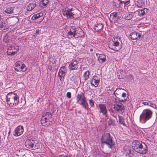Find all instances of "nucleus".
<instances>
[{"label":"nucleus","mask_w":157,"mask_h":157,"mask_svg":"<svg viewBox=\"0 0 157 157\" xmlns=\"http://www.w3.org/2000/svg\"><path fill=\"white\" fill-rule=\"evenodd\" d=\"M133 147L136 151L142 154H146L147 152V145L142 142L137 140L134 141L132 143Z\"/></svg>","instance_id":"f257e3e1"},{"label":"nucleus","mask_w":157,"mask_h":157,"mask_svg":"<svg viewBox=\"0 0 157 157\" xmlns=\"http://www.w3.org/2000/svg\"><path fill=\"white\" fill-rule=\"evenodd\" d=\"M6 101L10 106H16L19 102L18 96L13 92L10 93L6 95Z\"/></svg>","instance_id":"f03ea898"},{"label":"nucleus","mask_w":157,"mask_h":157,"mask_svg":"<svg viewBox=\"0 0 157 157\" xmlns=\"http://www.w3.org/2000/svg\"><path fill=\"white\" fill-rule=\"evenodd\" d=\"M102 143L107 145L109 148H112L114 145V143L113 141L112 137L109 133H105L102 135L101 138Z\"/></svg>","instance_id":"7ed1b4c3"},{"label":"nucleus","mask_w":157,"mask_h":157,"mask_svg":"<svg viewBox=\"0 0 157 157\" xmlns=\"http://www.w3.org/2000/svg\"><path fill=\"white\" fill-rule=\"evenodd\" d=\"M112 42V44H109L108 47L110 49L114 51H116L120 50L121 48L122 43L119 37H116Z\"/></svg>","instance_id":"20e7f679"},{"label":"nucleus","mask_w":157,"mask_h":157,"mask_svg":"<svg viewBox=\"0 0 157 157\" xmlns=\"http://www.w3.org/2000/svg\"><path fill=\"white\" fill-rule=\"evenodd\" d=\"M152 114V112L150 109H144L140 116V121L141 122L142 120L143 119L144 122H146L151 117Z\"/></svg>","instance_id":"39448f33"},{"label":"nucleus","mask_w":157,"mask_h":157,"mask_svg":"<svg viewBox=\"0 0 157 157\" xmlns=\"http://www.w3.org/2000/svg\"><path fill=\"white\" fill-rule=\"evenodd\" d=\"M25 146L27 148L32 149H36L38 148L39 144L36 140H27L25 143Z\"/></svg>","instance_id":"423d86ee"},{"label":"nucleus","mask_w":157,"mask_h":157,"mask_svg":"<svg viewBox=\"0 0 157 157\" xmlns=\"http://www.w3.org/2000/svg\"><path fill=\"white\" fill-rule=\"evenodd\" d=\"M19 46L15 44H13L9 46L7 52L8 55H14L19 50Z\"/></svg>","instance_id":"0eeeda50"},{"label":"nucleus","mask_w":157,"mask_h":157,"mask_svg":"<svg viewBox=\"0 0 157 157\" xmlns=\"http://www.w3.org/2000/svg\"><path fill=\"white\" fill-rule=\"evenodd\" d=\"M113 106V109L117 113L122 114L124 112L125 108L122 103L119 102L114 105Z\"/></svg>","instance_id":"6e6552de"},{"label":"nucleus","mask_w":157,"mask_h":157,"mask_svg":"<svg viewBox=\"0 0 157 157\" xmlns=\"http://www.w3.org/2000/svg\"><path fill=\"white\" fill-rule=\"evenodd\" d=\"M73 10L72 8L69 9L66 8L64 9L62 11L63 14L64 16L67 17V19L74 18V14L72 11Z\"/></svg>","instance_id":"1a4fd4ad"},{"label":"nucleus","mask_w":157,"mask_h":157,"mask_svg":"<svg viewBox=\"0 0 157 157\" xmlns=\"http://www.w3.org/2000/svg\"><path fill=\"white\" fill-rule=\"evenodd\" d=\"M14 69L17 72H25L27 70L25 65L21 62H17L15 64Z\"/></svg>","instance_id":"9d476101"},{"label":"nucleus","mask_w":157,"mask_h":157,"mask_svg":"<svg viewBox=\"0 0 157 157\" xmlns=\"http://www.w3.org/2000/svg\"><path fill=\"white\" fill-rule=\"evenodd\" d=\"M24 132L23 127L22 126H19L17 127L14 130V135L17 136L22 135Z\"/></svg>","instance_id":"9b49d317"},{"label":"nucleus","mask_w":157,"mask_h":157,"mask_svg":"<svg viewBox=\"0 0 157 157\" xmlns=\"http://www.w3.org/2000/svg\"><path fill=\"white\" fill-rule=\"evenodd\" d=\"M78 62L77 60H74L69 64V68L71 70H77L78 68Z\"/></svg>","instance_id":"f8f14e48"},{"label":"nucleus","mask_w":157,"mask_h":157,"mask_svg":"<svg viewBox=\"0 0 157 157\" xmlns=\"http://www.w3.org/2000/svg\"><path fill=\"white\" fill-rule=\"evenodd\" d=\"M96 55L98 57V60L100 63H102L106 61V56L105 54L96 53Z\"/></svg>","instance_id":"ddd939ff"},{"label":"nucleus","mask_w":157,"mask_h":157,"mask_svg":"<svg viewBox=\"0 0 157 157\" xmlns=\"http://www.w3.org/2000/svg\"><path fill=\"white\" fill-rule=\"evenodd\" d=\"M99 81V80L97 77L94 76L91 80L90 83L92 86L96 87L98 86Z\"/></svg>","instance_id":"4468645a"},{"label":"nucleus","mask_w":157,"mask_h":157,"mask_svg":"<svg viewBox=\"0 0 157 157\" xmlns=\"http://www.w3.org/2000/svg\"><path fill=\"white\" fill-rule=\"evenodd\" d=\"M65 67H61L58 73V76L59 77V79L61 81H62L63 79V78L65 75V73L64 71L65 70Z\"/></svg>","instance_id":"2eb2a0df"},{"label":"nucleus","mask_w":157,"mask_h":157,"mask_svg":"<svg viewBox=\"0 0 157 157\" xmlns=\"http://www.w3.org/2000/svg\"><path fill=\"white\" fill-rule=\"evenodd\" d=\"M99 106L102 114L103 115H106L107 113V110L105 105L104 104H100Z\"/></svg>","instance_id":"dca6fc26"},{"label":"nucleus","mask_w":157,"mask_h":157,"mask_svg":"<svg viewBox=\"0 0 157 157\" xmlns=\"http://www.w3.org/2000/svg\"><path fill=\"white\" fill-rule=\"evenodd\" d=\"M40 121L41 124L45 127H48L50 124V121L44 118V117H41Z\"/></svg>","instance_id":"f3484780"},{"label":"nucleus","mask_w":157,"mask_h":157,"mask_svg":"<svg viewBox=\"0 0 157 157\" xmlns=\"http://www.w3.org/2000/svg\"><path fill=\"white\" fill-rule=\"evenodd\" d=\"M74 30L75 37V38L82 37V36L81 35V34H82L83 32L81 29H74Z\"/></svg>","instance_id":"a211bd4d"},{"label":"nucleus","mask_w":157,"mask_h":157,"mask_svg":"<svg viewBox=\"0 0 157 157\" xmlns=\"http://www.w3.org/2000/svg\"><path fill=\"white\" fill-rule=\"evenodd\" d=\"M5 12L8 14L15 13H16L15 10V7H6Z\"/></svg>","instance_id":"6ab92c4d"},{"label":"nucleus","mask_w":157,"mask_h":157,"mask_svg":"<svg viewBox=\"0 0 157 157\" xmlns=\"http://www.w3.org/2000/svg\"><path fill=\"white\" fill-rule=\"evenodd\" d=\"M140 36L141 35H140L139 33L136 32L132 33L130 35V38L132 39L133 40L137 39L138 37L139 38Z\"/></svg>","instance_id":"aec40b11"},{"label":"nucleus","mask_w":157,"mask_h":157,"mask_svg":"<svg viewBox=\"0 0 157 157\" xmlns=\"http://www.w3.org/2000/svg\"><path fill=\"white\" fill-rule=\"evenodd\" d=\"M80 104L86 110H88L89 108L88 104L86 98L82 100Z\"/></svg>","instance_id":"412c9836"},{"label":"nucleus","mask_w":157,"mask_h":157,"mask_svg":"<svg viewBox=\"0 0 157 157\" xmlns=\"http://www.w3.org/2000/svg\"><path fill=\"white\" fill-rule=\"evenodd\" d=\"M8 25L7 21H3L0 23V28L1 30H3L8 28Z\"/></svg>","instance_id":"4be33fe9"},{"label":"nucleus","mask_w":157,"mask_h":157,"mask_svg":"<svg viewBox=\"0 0 157 157\" xmlns=\"http://www.w3.org/2000/svg\"><path fill=\"white\" fill-rule=\"evenodd\" d=\"M76 98L77 102H78L80 100L81 101L83 99H84L86 97L84 93H81L80 94H77Z\"/></svg>","instance_id":"5701e85b"},{"label":"nucleus","mask_w":157,"mask_h":157,"mask_svg":"<svg viewBox=\"0 0 157 157\" xmlns=\"http://www.w3.org/2000/svg\"><path fill=\"white\" fill-rule=\"evenodd\" d=\"M103 27L102 24L99 23L96 24L94 26V29L96 31H98L103 28Z\"/></svg>","instance_id":"b1692460"},{"label":"nucleus","mask_w":157,"mask_h":157,"mask_svg":"<svg viewBox=\"0 0 157 157\" xmlns=\"http://www.w3.org/2000/svg\"><path fill=\"white\" fill-rule=\"evenodd\" d=\"M117 13L114 12L110 14L109 19L111 21L114 22L116 21Z\"/></svg>","instance_id":"393cba45"},{"label":"nucleus","mask_w":157,"mask_h":157,"mask_svg":"<svg viewBox=\"0 0 157 157\" xmlns=\"http://www.w3.org/2000/svg\"><path fill=\"white\" fill-rule=\"evenodd\" d=\"M147 9L146 8H144L143 10H138L136 11L138 13V15L140 16H142L145 14L146 12H147Z\"/></svg>","instance_id":"a878e982"},{"label":"nucleus","mask_w":157,"mask_h":157,"mask_svg":"<svg viewBox=\"0 0 157 157\" xmlns=\"http://www.w3.org/2000/svg\"><path fill=\"white\" fill-rule=\"evenodd\" d=\"M75 30L74 29L72 28L70 29V30L68 32V38H71L73 37H75V35L74 33Z\"/></svg>","instance_id":"bb28decb"},{"label":"nucleus","mask_w":157,"mask_h":157,"mask_svg":"<svg viewBox=\"0 0 157 157\" xmlns=\"http://www.w3.org/2000/svg\"><path fill=\"white\" fill-rule=\"evenodd\" d=\"M36 6L35 3H32L29 4L26 8L27 11H31Z\"/></svg>","instance_id":"cd10ccee"},{"label":"nucleus","mask_w":157,"mask_h":157,"mask_svg":"<svg viewBox=\"0 0 157 157\" xmlns=\"http://www.w3.org/2000/svg\"><path fill=\"white\" fill-rule=\"evenodd\" d=\"M52 114L51 113L49 112H46L44 113L42 117H44V118L46 119H48L50 121V120L52 117Z\"/></svg>","instance_id":"c85d7f7f"},{"label":"nucleus","mask_w":157,"mask_h":157,"mask_svg":"<svg viewBox=\"0 0 157 157\" xmlns=\"http://www.w3.org/2000/svg\"><path fill=\"white\" fill-rule=\"evenodd\" d=\"M43 13H39L34 15L32 17V20H35L43 16Z\"/></svg>","instance_id":"c756f323"},{"label":"nucleus","mask_w":157,"mask_h":157,"mask_svg":"<svg viewBox=\"0 0 157 157\" xmlns=\"http://www.w3.org/2000/svg\"><path fill=\"white\" fill-rule=\"evenodd\" d=\"M123 17H124L126 20H129L132 18V16L131 14L126 13L123 15Z\"/></svg>","instance_id":"7c9ffc66"},{"label":"nucleus","mask_w":157,"mask_h":157,"mask_svg":"<svg viewBox=\"0 0 157 157\" xmlns=\"http://www.w3.org/2000/svg\"><path fill=\"white\" fill-rule=\"evenodd\" d=\"M90 72L89 71H87L83 75L84 78L85 80L88 79L89 77Z\"/></svg>","instance_id":"2f4dec72"},{"label":"nucleus","mask_w":157,"mask_h":157,"mask_svg":"<svg viewBox=\"0 0 157 157\" xmlns=\"http://www.w3.org/2000/svg\"><path fill=\"white\" fill-rule=\"evenodd\" d=\"M118 118L119 123L125 126V124L122 117L120 116H118Z\"/></svg>","instance_id":"473e14b6"},{"label":"nucleus","mask_w":157,"mask_h":157,"mask_svg":"<svg viewBox=\"0 0 157 157\" xmlns=\"http://www.w3.org/2000/svg\"><path fill=\"white\" fill-rule=\"evenodd\" d=\"M121 89H122L121 88H118L114 92V94L115 95L116 97H117V95H119L121 94L120 91Z\"/></svg>","instance_id":"72a5a7b5"},{"label":"nucleus","mask_w":157,"mask_h":157,"mask_svg":"<svg viewBox=\"0 0 157 157\" xmlns=\"http://www.w3.org/2000/svg\"><path fill=\"white\" fill-rule=\"evenodd\" d=\"M10 40V38L7 35H6L3 38V41L5 42H8Z\"/></svg>","instance_id":"f704fd0d"},{"label":"nucleus","mask_w":157,"mask_h":157,"mask_svg":"<svg viewBox=\"0 0 157 157\" xmlns=\"http://www.w3.org/2000/svg\"><path fill=\"white\" fill-rule=\"evenodd\" d=\"M48 2V0H42L40 3L43 6H46Z\"/></svg>","instance_id":"c9c22d12"},{"label":"nucleus","mask_w":157,"mask_h":157,"mask_svg":"<svg viewBox=\"0 0 157 157\" xmlns=\"http://www.w3.org/2000/svg\"><path fill=\"white\" fill-rule=\"evenodd\" d=\"M122 97L123 98H124V99H122L121 100V101H126V95L125 93H123L122 94Z\"/></svg>","instance_id":"e433bc0d"},{"label":"nucleus","mask_w":157,"mask_h":157,"mask_svg":"<svg viewBox=\"0 0 157 157\" xmlns=\"http://www.w3.org/2000/svg\"><path fill=\"white\" fill-rule=\"evenodd\" d=\"M148 105L150 106L151 107L155 109L156 107V106L153 103L151 102H149Z\"/></svg>","instance_id":"4c0bfd02"},{"label":"nucleus","mask_w":157,"mask_h":157,"mask_svg":"<svg viewBox=\"0 0 157 157\" xmlns=\"http://www.w3.org/2000/svg\"><path fill=\"white\" fill-rule=\"evenodd\" d=\"M89 104L91 107H93L94 105V102L92 101V100H89Z\"/></svg>","instance_id":"58836bf2"},{"label":"nucleus","mask_w":157,"mask_h":157,"mask_svg":"<svg viewBox=\"0 0 157 157\" xmlns=\"http://www.w3.org/2000/svg\"><path fill=\"white\" fill-rule=\"evenodd\" d=\"M67 96L68 98H71V92H68L67 93Z\"/></svg>","instance_id":"ea45409f"},{"label":"nucleus","mask_w":157,"mask_h":157,"mask_svg":"<svg viewBox=\"0 0 157 157\" xmlns=\"http://www.w3.org/2000/svg\"><path fill=\"white\" fill-rule=\"evenodd\" d=\"M130 2V0H128L126 2H125V5H128Z\"/></svg>","instance_id":"a19ab883"},{"label":"nucleus","mask_w":157,"mask_h":157,"mask_svg":"<svg viewBox=\"0 0 157 157\" xmlns=\"http://www.w3.org/2000/svg\"><path fill=\"white\" fill-rule=\"evenodd\" d=\"M148 102H143L142 103V104H144V105H148Z\"/></svg>","instance_id":"79ce46f5"},{"label":"nucleus","mask_w":157,"mask_h":157,"mask_svg":"<svg viewBox=\"0 0 157 157\" xmlns=\"http://www.w3.org/2000/svg\"><path fill=\"white\" fill-rule=\"evenodd\" d=\"M113 123V121H111V120H110L109 121V123H108V124L109 125H111Z\"/></svg>","instance_id":"37998d69"},{"label":"nucleus","mask_w":157,"mask_h":157,"mask_svg":"<svg viewBox=\"0 0 157 157\" xmlns=\"http://www.w3.org/2000/svg\"><path fill=\"white\" fill-rule=\"evenodd\" d=\"M40 30L38 29H36V33L37 34H39Z\"/></svg>","instance_id":"c03bdc74"},{"label":"nucleus","mask_w":157,"mask_h":157,"mask_svg":"<svg viewBox=\"0 0 157 157\" xmlns=\"http://www.w3.org/2000/svg\"><path fill=\"white\" fill-rule=\"evenodd\" d=\"M125 2H124V1H120V2L119 3V4H121L122 3H124L125 4Z\"/></svg>","instance_id":"a18cd8bd"},{"label":"nucleus","mask_w":157,"mask_h":157,"mask_svg":"<svg viewBox=\"0 0 157 157\" xmlns=\"http://www.w3.org/2000/svg\"><path fill=\"white\" fill-rule=\"evenodd\" d=\"M144 4V3H141V6H142Z\"/></svg>","instance_id":"49530a36"},{"label":"nucleus","mask_w":157,"mask_h":157,"mask_svg":"<svg viewBox=\"0 0 157 157\" xmlns=\"http://www.w3.org/2000/svg\"><path fill=\"white\" fill-rule=\"evenodd\" d=\"M137 5L139 7H140V6H139L138 5Z\"/></svg>","instance_id":"de8ad7c7"},{"label":"nucleus","mask_w":157,"mask_h":157,"mask_svg":"<svg viewBox=\"0 0 157 157\" xmlns=\"http://www.w3.org/2000/svg\"><path fill=\"white\" fill-rule=\"evenodd\" d=\"M131 153V150H129V153Z\"/></svg>","instance_id":"09e8293b"},{"label":"nucleus","mask_w":157,"mask_h":157,"mask_svg":"<svg viewBox=\"0 0 157 157\" xmlns=\"http://www.w3.org/2000/svg\"><path fill=\"white\" fill-rule=\"evenodd\" d=\"M118 1H120V0H118Z\"/></svg>","instance_id":"8fccbe9b"},{"label":"nucleus","mask_w":157,"mask_h":157,"mask_svg":"<svg viewBox=\"0 0 157 157\" xmlns=\"http://www.w3.org/2000/svg\"><path fill=\"white\" fill-rule=\"evenodd\" d=\"M139 2H140V1H138V2H138V3H139Z\"/></svg>","instance_id":"3c124183"}]
</instances>
